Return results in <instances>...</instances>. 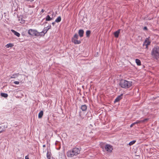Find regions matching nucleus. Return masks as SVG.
I'll use <instances>...</instances> for the list:
<instances>
[{
  "mask_svg": "<svg viewBox=\"0 0 159 159\" xmlns=\"http://www.w3.org/2000/svg\"><path fill=\"white\" fill-rule=\"evenodd\" d=\"M151 54L154 58L156 59L159 57V47L158 46H157L153 48L151 52Z\"/></svg>",
  "mask_w": 159,
  "mask_h": 159,
  "instance_id": "nucleus-3",
  "label": "nucleus"
},
{
  "mask_svg": "<svg viewBox=\"0 0 159 159\" xmlns=\"http://www.w3.org/2000/svg\"><path fill=\"white\" fill-rule=\"evenodd\" d=\"M55 22H53L52 23V24L54 25V24H55Z\"/></svg>",
  "mask_w": 159,
  "mask_h": 159,
  "instance_id": "nucleus-36",
  "label": "nucleus"
},
{
  "mask_svg": "<svg viewBox=\"0 0 159 159\" xmlns=\"http://www.w3.org/2000/svg\"><path fill=\"white\" fill-rule=\"evenodd\" d=\"M5 130H4V129H2V130L0 131V133H2V132H5Z\"/></svg>",
  "mask_w": 159,
  "mask_h": 159,
  "instance_id": "nucleus-33",
  "label": "nucleus"
},
{
  "mask_svg": "<svg viewBox=\"0 0 159 159\" xmlns=\"http://www.w3.org/2000/svg\"><path fill=\"white\" fill-rule=\"evenodd\" d=\"M134 124L142 123L141 120H137L135 122H134Z\"/></svg>",
  "mask_w": 159,
  "mask_h": 159,
  "instance_id": "nucleus-25",
  "label": "nucleus"
},
{
  "mask_svg": "<svg viewBox=\"0 0 159 159\" xmlns=\"http://www.w3.org/2000/svg\"><path fill=\"white\" fill-rule=\"evenodd\" d=\"M44 11V10H43V9H42L41 11V12H42V13H43Z\"/></svg>",
  "mask_w": 159,
  "mask_h": 159,
  "instance_id": "nucleus-35",
  "label": "nucleus"
},
{
  "mask_svg": "<svg viewBox=\"0 0 159 159\" xmlns=\"http://www.w3.org/2000/svg\"><path fill=\"white\" fill-rule=\"evenodd\" d=\"M51 25H50L49 26H48L47 27V28L48 29V30H49V29H51Z\"/></svg>",
  "mask_w": 159,
  "mask_h": 159,
  "instance_id": "nucleus-31",
  "label": "nucleus"
},
{
  "mask_svg": "<svg viewBox=\"0 0 159 159\" xmlns=\"http://www.w3.org/2000/svg\"><path fill=\"white\" fill-rule=\"evenodd\" d=\"M19 75V73L15 74L13 75L12 76H11L10 78H15L16 77H17Z\"/></svg>",
  "mask_w": 159,
  "mask_h": 159,
  "instance_id": "nucleus-17",
  "label": "nucleus"
},
{
  "mask_svg": "<svg viewBox=\"0 0 159 159\" xmlns=\"http://www.w3.org/2000/svg\"><path fill=\"white\" fill-rule=\"evenodd\" d=\"M72 42L74 43L75 44H79L81 43V42L80 40H78L74 38H72Z\"/></svg>",
  "mask_w": 159,
  "mask_h": 159,
  "instance_id": "nucleus-8",
  "label": "nucleus"
},
{
  "mask_svg": "<svg viewBox=\"0 0 159 159\" xmlns=\"http://www.w3.org/2000/svg\"><path fill=\"white\" fill-rule=\"evenodd\" d=\"M134 123H133L132 124L130 125V127H132L134 125Z\"/></svg>",
  "mask_w": 159,
  "mask_h": 159,
  "instance_id": "nucleus-30",
  "label": "nucleus"
},
{
  "mask_svg": "<svg viewBox=\"0 0 159 159\" xmlns=\"http://www.w3.org/2000/svg\"><path fill=\"white\" fill-rule=\"evenodd\" d=\"M45 147V145H43V147Z\"/></svg>",
  "mask_w": 159,
  "mask_h": 159,
  "instance_id": "nucleus-37",
  "label": "nucleus"
},
{
  "mask_svg": "<svg viewBox=\"0 0 159 159\" xmlns=\"http://www.w3.org/2000/svg\"><path fill=\"white\" fill-rule=\"evenodd\" d=\"M148 120V119H145L143 120H141L142 123H143Z\"/></svg>",
  "mask_w": 159,
  "mask_h": 159,
  "instance_id": "nucleus-27",
  "label": "nucleus"
},
{
  "mask_svg": "<svg viewBox=\"0 0 159 159\" xmlns=\"http://www.w3.org/2000/svg\"><path fill=\"white\" fill-rule=\"evenodd\" d=\"M136 63L137 65L138 66H140L141 65V61L140 60L136 59L135 60Z\"/></svg>",
  "mask_w": 159,
  "mask_h": 159,
  "instance_id": "nucleus-19",
  "label": "nucleus"
},
{
  "mask_svg": "<svg viewBox=\"0 0 159 159\" xmlns=\"http://www.w3.org/2000/svg\"><path fill=\"white\" fill-rule=\"evenodd\" d=\"M48 30L47 27L44 28L43 31L41 32H39L41 35L40 36H44L45 34L47 33Z\"/></svg>",
  "mask_w": 159,
  "mask_h": 159,
  "instance_id": "nucleus-7",
  "label": "nucleus"
},
{
  "mask_svg": "<svg viewBox=\"0 0 159 159\" xmlns=\"http://www.w3.org/2000/svg\"><path fill=\"white\" fill-rule=\"evenodd\" d=\"M18 20L20 21V23L22 24H24L25 23V21L23 19L22 16H20L18 17Z\"/></svg>",
  "mask_w": 159,
  "mask_h": 159,
  "instance_id": "nucleus-11",
  "label": "nucleus"
},
{
  "mask_svg": "<svg viewBox=\"0 0 159 159\" xmlns=\"http://www.w3.org/2000/svg\"><path fill=\"white\" fill-rule=\"evenodd\" d=\"M81 109L82 111H86L87 109V107L86 105H82L81 107Z\"/></svg>",
  "mask_w": 159,
  "mask_h": 159,
  "instance_id": "nucleus-14",
  "label": "nucleus"
},
{
  "mask_svg": "<svg viewBox=\"0 0 159 159\" xmlns=\"http://www.w3.org/2000/svg\"><path fill=\"white\" fill-rule=\"evenodd\" d=\"M1 126H0V129H1Z\"/></svg>",
  "mask_w": 159,
  "mask_h": 159,
  "instance_id": "nucleus-38",
  "label": "nucleus"
},
{
  "mask_svg": "<svg viewBox=\"0 0 159 159\" xmlns=\"http://www.w3.org/2000/svg\"><path fill=\"white\" fill-rule=\"evenodd\" d=\"M150 37H148V38H146L145 39L143 45L144 46L145 45L146 46V48L148 47V45H149L151 43V41L149 39Z\"/></svg>",
  "mask_w": 159,
  "mask_h": 159,
  "instance_id": "nucleus-6",
  "label": "nucleus"
},
{
  "mask_svg": "<svg viewBox=\"0 0 159 159\" xmlns=\"http://www.w3.org/2000/svg\"><path fill=\"white\" fill-rule=\"evenodd\" d=\"M123 94H121L117 98L115 99L114 102H116L119 101L120 99L122 98Z\"/></svg>",
  "mask_w": 159,
  "mask_h": 159,
  "instance_id": "nucleus-10",
  "label": "nucleus"
},
{
  "mask_svg": "<svg viewBox=\"0 0 159 159\" xmlns=\"http://www.w3.org/2000/svg\"><path fill=\"white\" fill-rule=\"evenodd\" d=\"M51 153L50 152L48 151L47 153V157L48 159H50Z\"/></svg>",
  "mask_w": 159,
  "mask_h": 159,
  "instance_id": "nucleus-15",
  "label": "nucleus"
},
{
  "mask_svg": "<svg viewBox=\"0 0 159 159\" xmlns=\"http://www.w3.org/2000/svg\"><path fill=\"white\" fill-rule=\"evenodd\" d=\"M1 95L3 97L5 98H7L8 97V94L6 93H1Z\"/></svg>",
  "mask_w": 159,
  "mask_h": 159,
  "instance_id": "nucleus-22",
  "label": "nucleus"
},
{
  "mask_svg": "<svg viewBox=\"0 0 159 159\" xmlns=\"http://www.w3.org/2000/svg\"><path fill=\"white\" fill-rule=\"evenodd\" d=\"M81 148L75 147L69 150L66 153L68 157H72L79 154L81 150Z\"/></svg>",
  "mask_w": 159,
  "mask_h": 159,
  "instance_id": "nucleus-1",
  "label": "nucleus"
},
{
  "mask_svg": "<svg viewBox=\"0 0 159 159\" xmlns=\"http://www.w3.org/2000/svg\"><path fill=\"white\" fill-rule=\"evenodd\" d=\"M120 29H119L117 31L114 32V34L115 37L116 38H117L118 37L119 34L120 32Z\"/></svg>",
  "mask_w": 159,
  "mask_h": 159,
  "instance_id": "nucleus-9",
  "label": "nucleus"
},
{
  "mask_svg": "<svg viewBox=\"0 0 159 159\" xmlns=\"http://www.w3.org/2000/svg\"><path fill=\"white\" fill-rule=\"evenodd\" d=\"M25 159H29L28 156H26L25 157Z\"/></svg>",
  "mask_w": 159,
  "mask_h": 159,
  "instance_id": "nucleus-34",
  "label": "nucleus"
},
{
  "mask_svg": "<svg viewBox=\"0 0 159 159\" xmlns=\"http://www.w3.org/2000/svg\"><path fill=\"white\" fill-rule=\"evenodd\" d=\"M43 111H41L39 114L38 117L39 118H41L43 116Z\"/></svg>",
  "mask_w": 159,
  "mask_h": 159,
  "instance_id": "nucleus-18",
  "label": "nucleus"
},
{
  "mask_svg": "<svg viewBox=\"0 0 159 159\" xmlns=\"http://www.w3.org/2000/svg\"><path fill=\"white\" fill-rule=\"evenodd\" d=\"M78 35L76 34H75L74 36V37H73V38H74L75 39H78Z\"/></svg>",
  "mask_w": 159,
  "mask_h": 159,
  "instance_id": "nucleus-26",
  "label": "nucleus"
},
{
  "mask_svg": "<svg viewBox=\"0 0 159 159\" xmlns=\"http://www.w3.org/2000/svg\"><path fill=\"white\" fill-rule=\"evenodd\" d=\"M144 30H148V28L146 26H145L143 28Z\"/></svg>",
  "mask_w": 159,
  "mask_h": 159,
  "instance_id": "nucleus-29",
  "label": "nucleus"
},
{
  "mask_svg": "<svg viewBox=\"0 0 159 159\" xmlns=\"http://www.w3.org/2000/svg\"><path fill=\"white\" fill-rule=\"evenodd\" d=\"M101 147L103 149L104 148L107 151L110 153L113 150L112 146L109 144H106L104 147L102 146Z\"/></svg>",
  "mask_w": 159,
  "mask_h": 159,
  "instance_id": "nucleus-5",
  "label": "nucleus"
},
{
  "mask_svg": "<svg viewBox=\"0 0 159 159\" xmlns=\"http://www.w3.org/2000/svg\"><path fill=\"white\" fill-rule=\"evenodd\" d=\"M28 34L32 36H40V33L38 32L35 30L30 29L28 31Z\"/></svg>",
  "mask_w": 159,
  "mask_h": 159,
  "instance_id": "nucleus-4",
  "label": "nucleus"
},
{
  "mask_svg": "<svg viewBox=\"0 0 159 159\" xmlns=\"http://www.w3.org/2000/svg\"><path fill=\"white\" fill-rule=\"evenodd\" d=\"M61 17L60 16H58L55 20V22L58 23L61 21Z\"/></svg>",
  "mask_w": 159,
  "mask_h": 159,
  "instance_id": "nucleus-20",
  "label": "nucleus"
},
{
  "mask_svg": "<svg viewBox=\"0 0 159 159\" xmlns=\"http://www.w3.org/2000/svg\"><path fill=\"white\" fill-rule=\"evenodd\" d=\"M25 1H30V2H32L34 1V0H25Z\"/></svg>",
  "mask_w": 159,
  "mask_h": 159,
  "instance_id": "nucleus-32",
  "label": "nucleus"
},
{
  "mask_svg": "<svg viewBox=\"0 0 159 159\" xmlns=\"http://www.w3.org/2000/svg\"><path fill=\"white\" fill-rule=\"evenodd\" d=\"M14 83L15 84H19V82L15 81L14 82Z\"/></svg>",
  "mask_w": 159,
  "mask_h": 159,
  "instance_id": "nucleus-28",
  "label": "nucleus"
},
{
  "mask_svg": "<svg viewBox=\"0 0 159 159\" xmlns=\"http://www.w3.org/2000/svg\"><path fill=\"white\" fill-rule=\"evenodd\" d=\"M78 33L80 36L81 37L83 36L84 31L83 30H80L79 31Z\"/></svg>",
  "mask_w": 159,
  "mask_h": 159,
  "instance_id": "nucleus-12",
  "label": "nucleus"
},
{
  "mask_svg": "<svg viewBox=\"0 0 159 159\" xmlns=\"http://www.w3.org/2000/svg\"><path fill=\"white\" fill-rule=\"evenodd\" d=\"M119 84L121 88L127 89L132 86V82L124 80H120Z\"/></svg>",
  "mask_w": 159,
  "mask_h": 159,
  "instance_id": "nucleus-2",
  "label": "nucleus"
},
{
  "mask_svg": "<svg viewBox=\"0 0 159 159\" xmlns=\"http://www.w3.org/2000/svg\"><path fill=\"white\" fill-rule=\"evenodd\" d=\"M136 142L135 140H133L132 141H131L129 143V146H131L134 144Z\"/></svg>",
  "mask_w": 159,
  "mask_h": 159,
  "instance_id": "nucleus-24",
  "label": "nucleus"
},
{
  "mask_svg": "<svg viewBox=\"0 0 159 159\" xmlns=\"http://www.w3.org/2000/svg\"><path fill=\"white\" fill-rule=\"evenodd\" d=\"M11 31L12 33H13L15 35H16L17 37H19L20 36V34L19 33H18V32L15 31L14 30H11Z\"/></svg>",
  "mask_w": 159,
  "mask_h": 159,
  "instance_id": "nucleus-13",
  "label": "nucleus"
},
{
  "mask_svg": "<svg viewBox=\"0 0 159 159\" xmlns=\"http://www.w3.org/2000/svg\"><path fill=\"white\" fill-rule=\"evenodd\" d=\"M13 46H14V45L12 43H10L7 44L6 45V48H9L10 47H12Z\"/></svg>",
  "mask_w": 159,
  "mask_h": 159,
  "instance_id": "nucleus-21",
  "label": "nucleus"
},
{
  "mask_svg": "<svg viewBox=\"0 0 159 159\" xmlns=\"http://www.w3.org/2000/svg\"><path fill=\"white\" fill-rule=\"evenodd\" d=\"M45 19L47 21H50L52 19V18H51L49 15H48L46 16Z\"/></svg>",
  "mask_w": 159,
  "mask_h": 159,
  "instance_id": "nucleus-16",
  "label": "nucleus"
},
{
  "mask_svg": "<svg viewBox=\"0 0 159 159\" xmlns=\"http://www.w3.org/2000/svg\"><path fill=\"white\" fill-rule=\"evenodd\" d=\"M91 33V31L90 30H87L86 32V36L87 37H89L90 36Z\"/></svg>",
  "mask_w": 159,
  "mask_h": 159,
  "instance_id": "nucleus-23",
  "label": "nucleus"
}]
</instances>
